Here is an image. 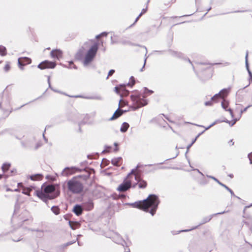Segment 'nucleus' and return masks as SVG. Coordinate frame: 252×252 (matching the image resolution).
Masks as SVG:
<instances>
[{"label":"nucleus","mask_w":252,"mask_h":252,"mask_svg":"<svg viewBox=\"0 0 252 252\" xmlns=\"http://www.w3.org/2000/svg\"><path fill=\"white\" fill-rule=\"evenodd\" d=\"M159 203V200L158 196L155 194H150L146 199L142 201L128 203L127 204L132 207L137 208L147 212H149L152 216H154L156 213Z\"/></svg>","instance_id":"obj_1"},{"label":"nucleus","mask_w":252,"mask_h":252,"mask_svg":"<svg viewBox=\"0 0 252 252\" xmlns=\"http://www.w3.org/2000/svg\"><path fill=\"white\" fill-rule=\"evenodd\" d=\"M35 194L46 204L49 200L53 199L59 195L60 191L58 185H49L43 189V191L36 190Z\"/></svg>","instance_id":"obj_2"},{"label":"nucleus","mask_w":252,"mask_h":252,"mask_svg":"<svg viewBox=\"0 0 252 252\" xmlns=\"http://www.w3.org/2000/svg\"><path fill=\"white\" fill-rule=\"evenodd\" d=\"M68 190L74 194L81 193L84 189L83 183L77 178H73L67 183Z\"/></svg>","instance_id":"obj_3"},{"label":"nucleus","mask_w":252,"mask_h":252,"mask_svg":"<svg viewBox=\"0 0 252 252\" xmlns=\"http://www.w3.org/2000/svg\"><path fill=\"white\" fill-rule=\"evenodd\" d=\"M98 49V45L96 43H94L87 52L83 61L84 66H87L94 59Z\"/></svg>","instance_id":"obj_4"},{"label":"nucleus","mask_w":252,"mask_h":252,"mask_svg":"<svg viewBox=\"0 0 252 252\" xmlns=\"http://www.w3.org/2000/svg\"><path fill=\"white\" fill-rule=\"evenodd\" d=\"M227 212H228V211H224L221 212L217 213L211 215L210 216L204 217V218H203V219L202 220L201 222L199 224V225L198 226H195V227H193V228H192L191 229H185V230H180V231H178L177 233H173V232H172V233H173V235H175V234H179L180 232H188V231H191L192 230L195 229L197 228L198 226L201 225H202L203 224H205V223L210 221L211 220V219H212L213 216H217V215H218L223 214H224L225 213H227Z\"/></svg>","instance_id":"obj_5"},{"label":"nucleus","mask_w":252,"mask_h":252,"mask_svg":"<svg viewBox=\"0 0 252 252\" xmlns=\"http://www.w3.org/2000/svg\"><path fill=\"white\" fill-rule=\"evenodd\" d=\"M252 106V105H249L247 107L245 108L244 109H243L242 108H241L240 111L239 112V114L238 117H236L235 119H234L233 122L231 124L230 122L227 120L221 121H220V122H226L227 123H228L231 126H233L236 123L237 121L239 120V119L241 118V117L242 116V114L244 112H246L249 108H250ZM219 122H220V121H219L218 120L216 121L215 122L213 123L211 125H210L209 126H208L207 127H206L205 128V130H207V129H209L210 127H211L212 126H214L215 124H217Z\"/></svg>","instance_id":"obj_6"},{"label":"nucleus","mask_w":252,"mask_h":252,"mask_svg":"<svg viewBox=\"0 0 252 252\" xmlns=\"http://www.w3.org/2000/svg\"><path fill=\"white\" fill-rule=\"evenodd\" d=\"M131 187V181L126 178L123 182L119 185L117 188V190L120 192H125L129 189Z\"/></svg>","instance_id":"obj_7"},{"label":"nucleus","mask_w":252,"mask_h":252,"mask_svg":"<svg viewBox=\"0 0 252 252\" xmlns=\"http://www.w3.org/2000/svg\"><path fill=\"white\" fill-rule=\"evenodd\" d=\"M10 107V100L7 96L0 95V108L3 110H8Z\"/></svg>","instance_id":"obj_8"},{"label":"nucleus","mask_w":252,"mask_h":252,"mask_svg":"<svg viewBox=\"0 0 252 252\" xmlns=\"http://www.w3.org/2000/svg\"><path fill=\"white\" fill-rule=\"evenodd\" d=\"M131 98L134 104L136 105V108L144 106L147 104V102L145 99L141 98L140 96L131 95Z\"/></svg>","instance_id":"obj_9"},{"label":"nucleus","mask_w":252,"mask_h":252,"mask_svg":"<svg viewBox=\"0 0 252 252\" xmlns=\"http://www.w3.org/2000/svg\"><path fill=\"white\" fill-rule=\"evenodd\" d=\"M56 65V64L54 62L45 60L39 63L37 67L40 69H44L45 68H54L55 67Z\"/></svg>","instance_id":"obj_10"},{"label":"nucleus","mask_w":252,"mask_h":252,"mask_svg":"<svg viewBox=\"0 0 252 252\" xmlns=\"http://www.w3.org/2000/svg\"><path fill=\"white\" fill-rule=\"evenodd\" d=\"M126 84H120L115 87V92L120 94L121 96L122 95H127L129 93L128 91L126 89Z\"/></svg>","instance_id":"obj_11"},{"label":"nucleus","mask_w":252,"mask_h":252,"mask_svg":"<svg viewBox=\"0 0 252 252\" xmlns=\"http://www.w3.org/2000/svg\"><path fill=\"white\" fill-rule=\"evenodd\" d=\"M207 177L209 178L212 179L213 180L215 181L217 183H218L219 185H220V187H224L226 189H227L230 193V194L232 196L238 198V199H241V198L235 195L234 192L233 191V190L231 189H230L229 188H228L225 185H224V184H222V183H221L220 182L217 178H216L215 177H214L213 176H209V175H207Z\"/></svg>","instance_id":"obj_12"},{"label":"nucleus","mask_w":252,"mask_h":252,"mask_svg":"<svg viewBox=\"0 0 252 252\" xmlns=\"http://www.w3.org/2000/svg\"><path fill=\"white\" fill-rule=\"evenodd\" d=\"M228 92V89H223L212 97V100L216 101L219 98H223L227 95Z\"/></svg>","instance_id":"obj_13"},{"label":"nucleus","mask_w":252,"mask_h":252,"mask_svg":"<svg viewBox=\"0 0 252 252\" xmlns=\"http://www.w3.org/2000/svg\"><path fill=\"white\" fill-rule=\"evenodd\" d=\"M32 63V60L28 57H22L18 59V63L21 69H23V66L26 64Z\"/></svg>","instance_id":"obj_14"},{"label":"nucleus","mask_w":252,"mask_h":252,"mask_svg":"<svg viewBox=\"0 0 252 252\" xmlns=\"http://www.w3.org/2000/svg\"><path fill=\"white\" fill-rule=\"evenodd\" d=\"M80 171L81 170L75 167H65L62 171V174L63 176H67L72 174L76 171Z\"/></svg>","instance_id":"obj_15"},{"label":"nucleus","mask_w":252,"mask_h":252,"mask_svg":"<svg viewBox=\"0 0 252 252\" xmlns=\"http://www.w3.org/2000/svg\"><path fill=\"white\" fill-rule=\"evenodd\" d=\"M63 55V52L60 49H54L50 53V56L53 58H56L59 60L60 58H62Z\"/></svg>","instance_id":"obj_16"},{"label":"nucleus","mask_w":252,"mask_h":252,"mask_svg":"<svg viewBox=\"0 0 252 252\" xmlns=\"http://www.w3.org/2000/svg\"><path fill=\"white\" fill-rule=\"evenodd\" d=\"M135 180L137 181V183H138V187L140 189H144L147 186V182L141 179L139 175H136L134 177Z\"/></svg>","instance_id":"obj_17"},{"label":"nucleus","mask_w":252,"mask_h":252,"mask_svg":"<svg viewBox=\"0 0 252 252\" xmlns=\"http://www.w3.org/2000/svg\"><path fill=\"white\" fill-rule=\"evenodd\" d=\"M113 241L118 244H121L124 246V244H126L125 241L118 234H115V235L113 237Z\"/></svg>","instance_id":"obj_18"},{"label":"nucleus","mask_w":252,"mask_h":252,"mask_svg":"<svg viewBox=\"0 0 252 252\" xmlns=\"http://www.w3.org/2000/svg\"><path fill=\"white\" fill-rule=\"evenodd\" d=\"M126 112V111H124L123 110L120 109L119 107L117 109V110L115 112L113 116L111 117V118H110V121H112L115 119H117L119 117H120L121 115H123V114Z\"/></svg>","instance_id":"obj_19"},{"label":"nucleus","mask_w":252,"mask_h":252,"mask_svg":"<svg viewBox=\"0 0 252 252\" xmlns=\"http://www.w3.org/2000/svg\"><path fill=\"white\" fill-rule=\"evenodd\" d=\"M73 213L77 216L81 215L83 212V208L80 205H75L72 210Z\"/></svg>","instance_id":"obj_20"},{"label":"nucleus","mask_w":252,"mask_h":252,"mask_svg":"<svg viewBox=\"0 0 252 252\" xmlns=\"http://www.w3.org/2000/svg\"><path fill=\"white\" fill-rule=\"evenodd\" d=\"M83 205L84 208L87 211H90L94 207V203L92 200H89V201L83 203Z\"/></svg>","instance_id":"obj_21"},{"label":"nucleus","mask_w":252,"mask_h":252,"mask_svg":"<svg viewBox=\"0 0 252 252\" xmlns=\"http://www.w3.org/2000/svg\"><path fill=\"white\" fill-rule=\"evenodd\" d=\"M84 57V48H80L75 54V58L77 60H81Z\"/></svg>","instance_id":"obj_22"},{"label":"nucleus","mask_w":252,"mask_h":252,"mask_svg":"<svg viewBox=\"0 0 252 252\" xmlns=\"http://www.w3.org/2000/svg\"><path fill=\"white\" fill-rule=\"evenodd\" d=\"M122 160V158L121 157L115 158L111 160L112 164L116 166H119L120 164H119L120 162Z\"/></svg>","instance_id":"obj_23"},{"label":"nucleus","mask_w":252,"mask_h":252,"mask_svg":"<svg viewBox=\"0 0 252 252\" xmlns=\"http://www.w3.org/2000/svg\"><path fill=\"white\" fill-rule=\"evenodd\" d=\"M42 177V175L40 174H36L30 176V178L32 181L41 180Z\"/></svg>","instance_id":"obj_24"},{"label":"nucleus","mask_w":252,"mask_h":252,"mask_svg":"<svg viewBox=\"0 0 252 252\" xmlns=\"http://www.w3.org/2000/svg\"><path fill=\"white\" fill-rule=\"evenodd\" d=\"M91 175V173L89 172H86L85 174L79 175L75 178H77L78 179L80 178L83 180L86 181L88 180Z\"/></svg>","instance_id":"obj_25"},{"label":"nucleus","mask_w":252,"mask_h":252,"mask_svg":"<svg viewBox=\"0 0 252 252\" xmlns=\"http://www.w3.org/2000/svg\"><path fill=\"white\" fill-rule=\"evenodd\" d=\"M119 43H121L123 45H135L133 43H132L131 42H130L129 40H127L126 38H122L119 41Z\"/></svg>","instance_id":"obj_26"},{"label":"nucleus","mask_w":252,"mask_h":252,"mask_svg":"<svg viewBox=\"0 0 252 252\" xmlns=\"http://www.w3.org/2000/svg\"><path fill=\"white\" fill-rule=\"evenodd\" d=\"M129 124L126 122H124L123 123L121 128L120 131L122 132H125L127 131L128 128L129 127Z\"/></svg>","instance_id":"obj_27"},{"label":"nucleus","mask_w":252,"mask_h":252,"mask_svg":"<svg viewBox=\"0 0 252 252\" xmlns=\"http://www.w3.org/2000/svg\"><path fill=\"white\" fill-rule=\"evenodd\" d=\"M170 54L171 56L176 58H181L183 57V54L182 53L176 51L171 50L170 51Z\"/></svg>","instance_id":"obj_28"},{"label":"nucleus","mask_w":252,"mask_h":252,"mask_svg":"<svg viewBox=\"0 0 252 252\" xmlns=\"http://www.w3.org/2000/svg\"><path fill=\"white\" fill-rule=\"evenodd\" d=\"M11 166V164L9 163H4L2 164L1 166V169L3 173H5L8 170L10 167Z\"/></svg>","instance_id":"obj_29"},{"label":"nucleus","mask_w":252,"mask_h":252,"mask_svg":"<svg viewBox=\"0 0 252 252\" xmlns=\"http://www.w3.org/2000/svg\"><path fill=\"white\" fill-rule=\"evenodd\" d=\"M69 224L71 228L73 230L76 229L79 226V223L77 222H72L69 221Z\"/></svg>","instance_id":"obj_30"},{"label":"nucleus","mask_w":252,"mask_h":252,"mask_svg":"<svg viewBox=\"0 0 252 252\" xmlns=\"http://www.w3.org/2000/svg\"><path fill=\"white\" fill-rule=\"evenodd\" d=\"M228 102L225 100H223V101L221 102V107L225 110V111H227L228 109Z\"/></svg>","instance_id":"obj_31"},{"label":"nucleus","mask_w":252,"mask_h":252,"mask_svg":"<svg viewBox=\"0 0 252 252\" xmlns=\"http://www.w3.org/2000/svg\"><path fill=\"white\" fill-rule=\"evenodd\" d=\"M51 209L55 215H57L60 214V209L58 206H53Z\"/></svg>","instance_id":"obj_32"},{"label":"nucleus","mask_w":252,"mask_h":252,"mask_svg":"<svg viewBox=\"0 0 252 252\" xmlns=\"http://www.w3.org/2000/svg\"><path fill=\"white\" fill-rule=\"evenodd\" d=\"M245 64H246V69L248 72V73H249V80H252V72L251 71L250 68H249V63L248 62L247 63H245Z\"/></svg>","instance_id":"obj_33"},{"label":"nucleus","mask_w":252,"mask_h":252,"mask_svg":"<svg viewBox=\"0 0 252 252\" xmlns=\"http://www.w3.org/2000/svg\"><path fill=\"white\" fill-rule=\"evenodd\" d=\"M138 167H139V166H138V165H137L135 169H133L131 171V172L127 175V176L126 178L129 179L130 178V177L131 176V175H134L135 176L136 175H137V174H135V172H136V170H137V169Z\"/></svg>","instance_id":"obj_34"},{"label":"nucleus","mask_w":252,"mask_h":252,"mask_svg":"<svg viewBox=\"0 0 252 252\" xmlns=\"http://www.w3.org/2000/svg\"><path fill=\"white\" fill-rule=\"evenodd\" d=\"M0 54L2 56L6 55V49L5 47L0 46Z\"/></svg>","instance_id":"obj_35"},{"label":"nucleus","mask_w":252,"mask_h":252,"mask_svg":"<svg viewBox=\"0 0 252 252\" xmlns=\"http://www.w3.org/2000/svg\"><path fill=\"white\" fill-rule=\"evenodd\" d=\"M48 84H49V88L50 89H51L52 91H53L55 92H57V93H59L60 92L59 91L55 90V89H54L52 87V86L51 85V83H50V76L48 77Z\"/></svg>","instance_id":"obj_36"},{"label":"nucleus","mask_w":252,"mask_h":252,"mask_svg":"<svg viewBox=\"0 0 252 252\" xmlns=\"http://www.w3.org/2000/svg\"><path fill=\"white\" fill-rule=\"evenodd\" d=\"M10 63H9V62H7L5 66L4 67V70L5 72H7L10 70Z\"/></svg>","instance_id":"obj_37"},{"label":"nucleus","mask_w":252,"mask_h":252,"mask_svg":"<svg viewBox=\"0 0 252 252\" xmlns=\"http://www.w3.org/2000/svg\"><path fill=\"white\" fill-rule=\"evenodd\" d=\"M149 1H150V0H148L147 1L146 7L145 8H143L141 12L139 14V16H141L143 14H144L146 12V11H147L148 4V3L149 2Z\"/></svg>","instance_id":"obj_38"},{"label":"nucleus","mask_w":252,"mask_h":252,"mask_svg":"<svg viewBox=\"0 0 252 252\" xmlns=\"http://www.w3.org/2000/svg\"><path fill=\"white\" fill-rule=\"evenodd\" d=\"M130 80L131 81V84L129 83H127L126 85L130 86L131 87L133 86L135 84V79L133 76H131L130 78Z\"/></svg>","instance_id":"obj_39"},{"label":"nucleus","mask_w":252,"mask_h":252,"mask_svg":"<svg viewBox=\"0 0 252 252\" xmlns=\"http://www.w3.org/2000/svg\"><path fill=\"white\" fill-rule=\"evenodd\" d=\"M107 34L108 33L106 32H103L101 33L100 34L96 35L95 37H96V38L98 39V38H100L102 36H107Z\"/></svg>","instance_id":"obj_40"},{"label":"nucleus","mask_w":252,"mask_h":252,"mask_svg":"<svg viewBox=\"0 0 252 252\" xmlns=\"http://www.w3.org/2000/svg\"><path fill=\"white\" fill-rule=\"evenodd\" d=\"M30 191H31L30 189H24L23 190V191H22V193L25 194H26V195H30Z\"/></svg>","instance_id":"obj_41"},{"label":"nucleus","mask_w":252,"mask_h":252,"mask_svg":"<svg viewBox=\"0 0 252 252\" xmlns=\"http://www.w3.org/2000/svg\"><path fill=\"white\" fill-rule=\"evenodd\" d=\"M114 72H115V70L111 69L108 72V74L106 77V79H107L109 76L112 75L114 73Z\"/></svg>","instance_id":"obj_42"},{"label":"nucleus","mask_w":252,"mask_h":252,"mask_svg":"<svg viewBox=\"0 0 252 252\" xmlns=\"http://www.w3.org/2000/svg\"><path fill=\"white\" fill-rule=\"evenodd\" d=\"M227 111H228L229 112L231 118H233V119H235L232 109L231 108H229V109H228Z\"/></svg>","instance_id":"obj_43"},{"label":"nucleus","mask_w":252,"mask_h":252,"mask_svg":"<svg viewBox=\"0 0 252 252\" xmlns=\"http://www.w3.org/2000/svg\"><path fill=\"white\" fill-rule=\"evenodd\" d=\"M217 100H216L215 101H217ZM212 101H215L214 100H211L210 101H206L205 103V105L206 106H211L212 105Z\"/></svg>","instance_id":"obj_44"},{"label":"nucleus","mask_w":252,"mask_h":252,"mask_svg":"<svg viewBox=\"0 0 252 252\" xmlns=\"http://www.w3.org/2000/svg\"><path fill=\"white\" fill-rule=\"evenodd\" d=\"M237 106V107H236L235 108V111H240V109L242 108V105L241 104H236Z\"/></svg>","instance_id":"obj_45"},{"label":"nucleus","mask_w":252,"mask_h":252,"mask_svg":"<svg viewBox=\"0 0 252 252\" xmlns=\"http://www.w3.org/2000/svg\"><path fill=\"white\" fill-rule=\"evenodd\" d=\"M111 43L112 44H117V43H119V41H117V40H115L113 39V37H111Z\"/></svg>","instance_id":"obj_46"},{"label":"nucleus","mask_w":252,"mask_h":252,"mask_svg":"<svg viewBox=\"0 0 252 252\" xmlns=\"http://www.w3.org/2000/svg\"><path fill=\"white\" fill-rule=\"evenodd\" d=\"M248 158L250 161V163L252 164V152L248 155Z\"/></svg>","instance_id":"obj_47"},{"label":"nucleus","mask_w":252,"mask_h":252,"mask_svg":"<svg viewBox=\"0 0 252 252\" xmlns=\"http://www.w3.org/2000/svg\"><path fill=\"white\" fill-rule=\"evenodd\" d=\"M87 99H101V97L97 96V97H86Z\"/></svg>","instance_id":"obj_48"},{"label":"nucleus","mask_w":252,"mask_h":252,"mask_svg":"<svg viewBox=\"0 0 252 252\" xmlns=\"http://www.w3.org/2000/svg\"><path fill=\"white\" fill-rule=\"evenodd\" d=\"M248 55H249V52L247 51L246 52V56H245V63L248 62Z\"/></svg>","instance_id":"obj_49"},{"label":"nucleus","mask_w":252,"mask_h":252,"mask_svg":"<svg viewBox=\"0 0 252 252\" xmlns=\"http://www.w3.org/2000/svg\"><path fill=\"white\" fill-rule=\"evenodd\" d=\"M145 93H146L147 92H149L150 94H152L153 93V91L152 90H148L147 88H145Z\"/></svg>","instance_id":"obj_50"},{"label":"nucleus","mask_w":252,"mask_h":252,"mask_svg":"<svg viewBox=\"0 0 252 252\" xmlns=\"http://www.w3.org/2000/svg\"><path fill=\"white\" fill-rule=\"evenodd\" d=\"M75 242V241H70V242H67L65 244V246H67L70 245L74 243Z\"/></svg>","instance_id":"obj_51"},{"label":"nucleus","mask_w":252,"mask_h":252,"mask_svg":"<svg viewBox=\"0 0 252 252\" xmlns=\"http://www.w3.org/2000/svg\"><path fill=\"white\" fill-rule=\"evenodd\" d=\"M41 146V144L39 142L37 143L35 146V149L36 150Z\"/></svg>","instance_id":"obj_52"},{"label":"nucleus","mask_w":252,"mask_h":252,"mask_svg":"<svg viewBox=\"0 0 252 252\" xmlns=\"http://www.w3.org/2000/svg\"><path fill=\"white\" fill-rule=\"evenodd\" d=\"M186 60L187 61H188V62H189V63L191 64V65H192V68H193V70H194V71H195V69H194V67L193 65L192 64V62L190 61V60L189 59H186Z\"/></svg>","instance_id":"obj_53"},{"label":"nucleus","mask_w":252,"mask_h":252,"mask_svg":"<svg viewBox=\"0 0 252 252\" xmlns=\"http://www.w3.org/2000/svg\"><path fill=\"white\" fill-rule=\"evenodd\" d=\"M146 60H147V58H146L145 59L144 65H143V67L140 69L141 71H143V69L144 68V66H145V63H146Z\"/></svg>","instance_id":"obj_54"},{"label":"nucleus","mask_w":252,"mask_h":252,"mask_svg":"<svg viewBox=\"0 0 252 252\" xmlns=\"http://www.w3.org/2000/svg\"><path fill=\"white\" fill-rule=\"evenodd\" d=\"M192 144H191L190 143L189 145L187 146V152H186V153H188V151H189V148L191 147V146H192Z\"/></svg>","instance_id":"obj_55"},{"label":"nucleus","mask_w":252,"mask_h":252,"mask_svg":"<svg viewBox=\"0 0 252 252\" xmlns=\"http://www.w3.org/2000/svg\"><path fill=\"white\" fill-rule=\"evenodd\" d=\"M251 206V205H250V206H245V208H244V210H243V213H245V211H246V209H247L248 208L250 207Z\"/></svg>","instance_id":"obj_56"},{"label":"nucleus","mask_w":252,"mask_h":252,"mask_svg":"<svg viewBox=\"0 0 252 252\" xmlns=\"http://www.w3.org/2000/svg\"><path fill=\"white\" fill-rule=\"evenodd\" d=\"M158 169H168L170 168L169 167H166V166H161L158 168Z\"/></svg>","instance_id":"obj_57"},{"label":"nucleus","mask_w":252,"mask_h":252,"mask_svg":"<svg viewBox=\"0 0 252 252\" xmlns=\"http://www.w3.org/2000/svg\"><path fill=\"white\" fill-rule=\"evenodd\" d=\"M69 67H69V68H72V67L71 66V65L72 64H73V62H72V61H70V62H69Z\"/></svg>","instance_id":"obj_58"},{"label":"nucleus","mask_w":252,"mask_h":252,"mask_svg":"<svg viewBox=\"0 0 252 252\" xmlns=\"http://www.w3.org/2000/svg\"><path fill=\"white\" fill-rule=\"evenodd\" d=\"M196 5H197L198 4L200 3L201 0H195Z\"/></svg>","instance_id":"obj_59"},{"label":"nucleus","mask_w":252,"mask_h":252,"mask_svg":"<svg viewBox=\"0 0 252 252\" xmlns=\"http://www.w3.org/2000/svg\"><path fill=\"white\" fill-rule=\"evenodd\" d=\"M197 63L200 64H210V63Z\"/></svg>","instance_id":"obj_60"},{"label":"nucleus","mask_w":252,"mask_h":252,"mask_svg":"<svg viewBox=\"0 0 252 252\" xmlns=\"http://www.w3.org/2000/svg\"><path fill=\"white\" fill-rule=\"evenodd\" d=\"M141 16H139V15L137 16V17L136 18L135 21H134V23H133L135 24L136 22H137V21H138V20L139 19V18Z\"/></svg>","instance_id":"obj_61"},{"label":"nucleus","mask_w":252,"mask_h":252,"mask_svg":"<svg viewBox=\"0 0 252 252\" xmlns=\"http://www.w3.org/2000/svg\"><path fill=\"white\" fill-rule=\"evenodd\" d=\"M197 140V137H195L192 141V142L191 143V144H193L196 141V140Z\"/></svg>","instance_id":"obj_62"},{"label":"nucleus","mask_w":252,"mask_h":252,"mask_svg":"<svg viewBox=\"0 0 252 252\" xmlns=\"http://www.w3.org/2000/svg\"><path fill=\"white\" fill-rule=\"evenodd\" d=\"M42 135H43V137L44 140L46 141V142H47V139L45 136L44 133H43Z\"/></svg>","instance_id":"obj_63"},{"label":"nucleus","mask_w":252,"mask_h":252,"mask_svg":"<svg viewBox=\"0 0 252 252\" xmlns=\"http://www.w3.org/2000/svg\"><path fill=\"white\" fill-rule=\"evenodd\" d=\"M154 53H159V54H162L163 53V51H154Z\"/></svg>","instance_id":"obj_64"}]
</instances>
